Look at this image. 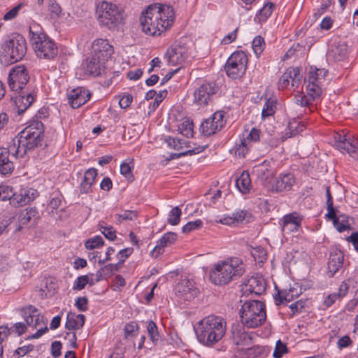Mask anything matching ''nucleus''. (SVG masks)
I'll list each match as a JSON object with an SVG mask.
<instances>
[{
    "label": "nucleus",
    "instance_id": "39448f33",
    "mask_svg": "<svg viewBox=\"0 0 358 358\" xmlns=\"http://www.w3.org/2000/svg\"><path fill=\"white\" fill-rule=\"evenodd\" d=\"M29 38L37 57L45 59H54L58 54L56 43L43 31L37 23L29 26Z\"/></svg>",
    "mask_w": 358,
    "mask_h": 358
},
{
    "label": "nucleus",
    "instance_id": "9d476101",
    "mask_svg": "<svg viewBox=\"0 0 358 358\" xmlns=\"http://www.w3.org/2000/svg\"><path fill=\"white\" fill-rule=\"evenodd\" d=\"M28 70L24 66L19 65L10 70L8 85L15 92H21L29 80Z\"/></svg>",
    "mask_w": 358,
    "mask_h": 358
},
{
    "label": "nucleus",
    "instance_id": "2f4dec72",
    "mask_svg": "<svg viewBox=\"0 0 358 358\" xmlns=\"http://www.w3.org/2000/svg\"><path fill=\"white\" fill-rule=\"evenodd\" d=\"M96 176L97 171L94 168L89 169L85 171L80 186L81 193L87 194L91 191L92 185L94 182Z\"/></svg>",
    "mask_w": 358,
    "mask_h": 358
},
{
    "label": "nucleus",
    "instance_id": "cd10ccee",
    "mask_svg": "<svg viewBox=\"0 0 358 358\" xmlns=\"http://www.w3.org/2000/svg\"><path fill=\"white\" fill-rule=\"evenodd\" d=\"M47 322L48 320L38 311L35 314L34 322L28 325L37 329V331L31 336L33 338H39L48 331Z\"/></svg>",
    "mask_w": 358,
    "mask_h": 358
},
{
    "label": "nucleus",
    "instance_id": "f8f14e48",
    "mask_svg": "<svg viewBox=\"0 0 358 358\" xmlns=\"http://www.w3.org/2000/svg\"><path fill=\"white\" fill-rule=\"evenodd\" d=\"M189 48L180 43H176L169 48L166 53L168 63L172 66L180 65L189 57Z\"/></svg>",
    "mask_w": 358,
    "mask_h": 358
},
{
    "label": "nucleus",
    "instance_id": "0e129e2a",
    "mask_svg": "<svg viewBox=\"0 0 358 358\" xmlns=\"http://www.w3.org/2000/svg\"><path fill=\"white\" fill-rule=\"evenodd\" d=\"M75 306L80 311H85L88 308V299L86 296L78 297L75 301Z\"/></svg>",
    "mask_w": 358,
    "mask_h": 358
},
{
    "label": "nucleus",
    "instance_id": "c85d7f7f",
    "mask_svg": "<svg viewBox=\"0 0 358 358\" xmlns=\"http://www.w3.org/2000/svg\"><path fill=\"white\" fill-rule=\"evenodd\" d=\"M252 173L262 182L269 180V182H272V171L270 168L269 163L264 161L262 163L253 166Z\"/></svg>",
    "mask_w": 358,
    "mask_h": 358
},
{
    "label": "nucleus",
    "instance_id": "b1692460",
    "mask_svg": "<svg viewBox=\"0 0 358 358\" xmlns=\"http://www.w3.org/2000/svg\"><path fill=\"white\" fill-rule=\"evenodd\" d=\"M105 61L99 59L97 57L92 55L90 58L86 59L84 64V70L86 74L94 76H99L105 69Z\"/></svg>",
    "mask_w": 358,
    "mask_h": 358
},
{
    "label": "nucleus",
    "instance_id": "1a4fd4ad",
    "mask_svg": "<svg viewBox=\"0 0 358 358\" xmlns=\"http://www.w3.org/2000/svg\"><path fill=\"white\" fill-rule=\"evenodd\" d=\"M248 60V56L244 52H234L228 58L224 66L227 75L232 79L241 78L245 73Z\"/></svg>",
    "mask_w": 358,
    "mask_h": 358
},
{
    "label": "nucleus",
    "instance_id": "6e6552de",
    "mask_svg": "<svg viewBox=\"0 0 358 358\" xmlns=\"http://www.w3.org/2000/svg\"><path fill=\"white\" fill-rule=\"evenodd\" d=\"M99 23L110 30L115 29L124 19V11L117 4L101 1L96 6Z\"/></svg>",
    "mask_w": 358,
    "mask_h": 358
},
{
    "label": "nucleus",
    "instance_id": "6ab92c4d",
    "mask_svg": "<svg viewBox=\"0 0 358 358\" xmlns=\"http://www.w3.org/2000/svg\"><path fill=\"white\" fill-rule=\"evenodd\" d=\"M113 52L114 50L113 45H111L106 39H96L92 43V55L97 57L102 61H108Z\"/></svg>",
    "mask_w": 358,
    "mask_h": 358
},
{
    "label": "nucleus",
    "instance_id": "5701e85b",
    "mask_svg": "<svg viewBox=\"0 0 358 358\" xmlns=\"http://www.w3.org/2000/svg\"><path fill=\"white\" fill-rule=\"evenodd\" d=\"M253 217L252 215L247 210H238L234 212L231 216H226L217 222L222 223L226 225L238 224H247L252 222Z\"/></svg>",
    "mask_w": 358,
    "mask_h": 358
},
{
    "label": "nucleus",
    "instance_id": "58836bf2",
    "mask_svg": "<svg viewBox=\"0 0 358 358\" xmlns=\"http://www.w3.org/2000/svg\"><path fill=\"white\" fill-rule=\"evenodd\" d=\"M286 71H292L290 78L291 87L293 89L299 87L303 78L300 69L298 67H290Z\"/></svg>",
    "mask_w": 358,
    "mask_h": 358
},
{
    "label": "nucleus",
    "instance_id": "774afa93",
    "mask_svg": "<svg viewBox=\"0 0 358 358\" xmlns=\"http://www.w3.org/2000/svg\"><path fill=\"white\" fill-rule=\"evenodd\" d=\"M306 301L299 300L289 306L292 312V315L298 314L301 312L302 309L305 307Z\"/></svg>",
    "mask_w": 358,
    "mask_h": 358
},
{
    "label": "nucleus",
    "instance_id": "c03bdc74",
    "mask_svg": "<svg viewBox=\"0 0 358 358\" xmlns=\"http://www.w3.org/2000/svg\"><path fill=\"white\" fill-rule=\"evenodd\" d=\"M250 145L248 144V140L241 139L240 143L234 147L235 155L243 158L249 150Z\"/></svg>",
    "mask_w": 358,
    "mask_h": 358
},
{
    "label": "nucleus",
    "instance_id": "412c9836",
    "mask_svg": "<svg viewBox=\"0 0 358 358\" xmlns=\"http://www.w3.org/2000/svg\"><path fill=\"white\" fill-rule=\"evenodd\" d=\"M90 96L91 94L87 89L79 87L69 92V103L73 108H78L85 104Z\"/></svg>",
    "mask_w": 358,
    "mask_h": 358
},
{
    "label": "nucleus",
    "instance_id": "37998d69",
    "mask_svg": "<svg viewBox=\"0 0 358 358\" xmlns=\"http://www.w3.org/2000/svg\"><path fill=\"white\" fill-rule=\"evenodd\" d=\"M48 10L51 18H58L62 14V9L56 0H48Z\"/></svg>",
    "mask_w": 358,
    "mask_h": 358
},
{
    "label": "nucleus",
    "instance_id": "f03ea898",
    "mask_svg": "<svg viewBox=\"0 0 358 358\" xmlns=\"http://www.w3.org/2000/svg\"><path fill=\"white\" fill-rule=\"evenodd\" d=\"M328 71L325 69H317L310 67L308 72L306 85V94L299 93L295 95L296 104L305 108L306 113H311L315 109L313 105L314 101H319L322 93V83L325 80V76Z\"/></svg>",
    "mask_w": 358,
    "mask_h": 358
},
{
    "label": "nucleus",
    "instance_id": "3c124183",
    "mask_svg": "<svg viewBox=\"0 0 358 358\" xmlns=\"http://www.w3.org/2000/svg\"><path fill=\"white\" fill-rule=\"evenodd\" d=\"M132 252H133V248H124V249L120 250L116 255L118 262L117 263H115L114 264H111V265L112 266L115 265L116 267L120 266L121 264L123 262H124L125 259L128 257H129Z\"/></svg>",
    "mask_w": 358,
    "mask_h": 358
},
{
    "label": "nucleus",
    "instance_id": "680f3d73",
    "mask_svg": "<svg viewBox=\"0 0 358 358\" xmlns=\"http://www.w3.org/2000/svg\"><path fill=\"white\" fill-rule=\"evenodd\" d=\"M287 346L280 340L277 341L273 356L275 358H281L283 354L287 352Z\"/></svg>",
    "mask_w": 358,
    "mask_h": 358
},
{
    "label": "nucleus",
    "instance_id": "72a5a7b5",
    "mask_svg": "<svg viewBox=\"0 0 358 358\" xmlns=\"http://www.w3.org/2000/svg\"><path fill=\"white\" fill-rule=\"evenodd\" d=\"M231 334L234 343L236 345H242L245 343L250 341V338L248 335L243 330L241 329L238 326L232 327Z\"/></svg>",
    "mask_w": 358,
    "mask_h": 358
},
{
    "label": "nucleus",
    "instance_id": "09e8293b",
    "mask_svg": "<svg viewBox=\"0 0 358 358\" xmlns=\"http://www.w3.org/2000/svg\"><path fill=\"white\" fill-rule=\"evenodd\" d=\"M334 225L339 232H343L350 228L347 217L344 215L338 216V218L334 220Z\"/></svg>",
    "mask_w": 358,
    "mask_h": 358
},
{
    "label": "nucleus",
    "instance_id": "7c9ffc66",
    "mask_svg": "<svg viewBox=\"0 0 358 358\" xmlns=\"http://www.w3.org/2000/svg\"><path fill=\"white\" fill-rule=\"evenodd\" d=\"M301 224V220L297 213H293L286 215L282 220V231L287 232L296 231L299 229Z\"/></svg>",
    "mask_w": 358,
    "mask_h": 358
},
{
    "label": "nucleus",
    "instance_id": "de8ad7c7",
    "mask_svg": "<svg viewBox=\"0 0 358 358\" xmlns=\"http://www.w3.org/2000/svg\"><path fill=\"white\" fill-rule=\"evenodd\" d=\"M181 210L178 207H174L169 214L167 222L171 225H177L180 222L181 216Z\"/></svg>",
    "mask_w": 358,
    "mask_h": 358
},
{
    "label": "nucleus",
    "instance_id": "ea45409f",
    "mask_svg": "<svg viewBox=\"0 0 358 358\" xmlns=\"http://www.w3.org/2000/svg\"><path fill=\"white\" fill-rule=\"evenodd\" d=\"M274 6V4L271 2L266 3L256 15V18L258 19L259 22L266 21L272 14Z\"/></svg>",
    "mask_w": 358,
    "mask_h": 358
},
{
    "label": "nucleus",
    "instance_id": "9b49d317",
    "mask_svg": "<svg viewBox=\"0 0 358 358\" xmlns=\"http://www.w3.org/2000/svg\"><path fill=\"white\" fill-rule=\"evenodd\" d=\"M219 90L214 83H206L196 88L193 94L194 103L199 106H205L211 101L212 96Z\"/></svg>",
    "mask_w": 358,
    "mask_h": 358
},
{
    "label": "nucleus",
    "instance_id": "69168bd1",
    "mask_svg": "<svg viewBox=\"0 0 358 358\" xmlns=\"http://www.w3.org/2000/svg\"><path fill=\"white\" fill-rule=\"evenodd\" d=\"M101 233L108 240L113 241L116 238L115 230L112 227H101Z\"/></svg>",
    "mask_w": 358,
    "mask_h": 358
},
{
    "label": "nucleus",
    "instance_id": "603ef678",
    "mask_svg": "<svg viewBox=\"0 0 358 358\" xmlns=\"http://www.w3.org/2000/svg\"><path fill=\"white\" fill-rule=\"evenodd\" d=\"M203 226V222L200 219L187 222L183 226L182 231L185 234H188L192 231L200 229Z\"/></svg>",
    "mask_w": 358,
    "mask_h": 358
},
{
    "label": "nucleus",
    "instance_id": "c9c22d12",
    "mask_svg": "<svg viewBox=\"0 0 358 358\" xmlns=\"http://www.w3.org/2000/svg\"><path fill=\"white\" fill-rule=\"evenodd\" d=\"M242 264V260L238 257H228L225 259L218 261L213 268H222L229 266L230 268H236Z\"/></svg>",
    "mask_w": 358,
    "mask_h": 358
},
{
    "label": "nucleus",
    "instance_id": "a18cd8bd",
    "mask_svg": "<svg viewBox=\"0 0 358 358\" xmlns=\"http://www.w3.org/2000/svg\"><path fill=\"white\" fill-rule=\"evenodd\" d=\"M25 213H22L20 215V222L22 224L29 223L32 218L38 217V211L36 208H27Z\"/></svg>",
    "mask_w": 358,
    "mask_h": 358
},
{
    "label": "nucleus",
    "instance_id": "2eb2a0df",
    "mask_svg": "<svg viewBox=\"0 0 358 358\" xmlns=\"http://www.w3.org/2000/svg\"><path fill=\"white\" fill-rule=\"evenodd\" d=\"M243 274V270H210V281L217 285L228 284Z\"/></svg>",
    "mask_w": 358,
    "mask_h": 358
},
{
    "label": "nucleus",
    "instance_id": "49530a36",
    "mask_svg": "<svg viewBox=\"0 0 358 358\" xmlns=\"http://www.w3.org/2000/svg\"><path fill=\"white\" fill-rule=\"evenodd\" d=\"M180 133L189 138L193 136V124L189 120H185L178 126Z\"/></svg>",
    "mask_w": 358,
    "mask_h": 358
},
{
    "label": "nucleus",
    "instance_id": "a878e982",
    "mask_svg": "<svg viewBox=\"0 0 358 358\" xmlns=\"http://www.w3.org/2000/svg\"><path fill=\"white\" fill-rule=\"evenodd\" d=\"M177 238V234L173 232H167L157 241L156 246L151 252L152 257H157L164 252V248L173 244Z\"/></svg>",
    "mask_w": 358,
    "mask_h": 358
},
{
    "label": "nucleus",
    "instance_id": "dca6fc26",
    "mask_svg": "<svg viewBox=\"0 0 358 358\" xmlns=\"http://www.w3.org/2000/svg\"><path fill=\"white\" fill-rule=\"evenodd\" d=\"M11 141L8 148H0V173L9 175L14 170V164L12 158L22 157L20 155L11 151Z\"/></svg>",
    "mask_w": 358,
    "mask_h": 358
},
{
    "label": "nucleus",
    "instance_id": "5fc2aeb1",
    "mask_svg": "<svg viewBox=\"0 0 358 358\" xmlns=\"http://www.w3.org/2000/svg\"><path fill=\"white\" fill-rule=\"evenodd\" d=\"M103 245V240L102 237L99 236H96L94 238L88 239L85 242V247L87 249L89 250H93L97 248H99L100 246H102Z\"/></svg>",
    "mask_w": 358,
    "mask_h": 358
},
{
    "label": "nucleus",
    "instance_id": "338daca9",
    "mask_svg": "<svg viewBox=\"0 0 358 358\" xmlns=\"http://www.w3.org/2000/svg\"><path fill=\"white\" fill-rule=\"evenodd\" d=\"M12 187L8 185H0V200H9L11 196Z\"/></svg>",
    "mask_w": 358,
    "mask_h": 358
},
{
    "label": "nucleus",
    "instance_id": "13d9d810",
    "mask_svg": "<svg viewBox=\"0 0 358 358\" xmlns=\"http://www.w3.org/2000/svg\"><path fill=\"white\" fill-rule=\"evenodd\" d=\"M292 71H285L280 78L278 80V88L280 90H283L287 88L289 86L290 78L292 75Z\"/></svg>",
    "mask_w": 358,
    "mask_h": 358
},
{
    "label": "nucleus",
    "instance_id": "8fccbe9b",
    "mask_svg": "<svg viewBox=\"0 0 358 358\" xmlns=\"http://www.w3.org/2000/svg\"><path fill=\"white\" fill-rule=\"evenodd\" d=\"M146 329L150 340L153 342L159 340L157 327L153 321L150 320L147 322Z\"/></svg>",
    "mask_w": 358,
    "mask_h": 358
},
{
    "label": "nucleus",
    "instance_id": "864d4df0",
    "mask_svg": "<svg viewBox=\"0 0 358 358\" xmlns=\"http://www.w3.org/2000/svg\"><path fill=\"white\" fill-rule=\"evenodd\" d=\"M138 327L135 322H131L127 324L124 328L125 338L134 337L138 332Z\"/></svg>",
    "mask_w": 358,
    "mask_h": 358
},
{
    "label": "nucleus",
    "instance_id": "a211bd4d",
    "mask_svg": "<svg viewBox=\"0 0 358 358\" xmlns=\"http://www.w3.org/2000/svg\"><path fill=\"white\" fill-rule=\"evenodd\" d=\"M177 296L185 301H191L199 294V290L194 287L192 280L188 279L181 280L175 287Z\"/></svg>",
    "mask_w": 358,
    "mask_h": 358
},
{
    "label": "nucleus",
    "instance_id": "6e6d98bb",
    "mask_svg": "<svg viewBox=\"0 0 358 358\" xmlns=\"http://www.w3.org/2000/svg\"><path fill=\"white\" fill-rule=\"evenodd\" d=\"M303 125L300 124V123L298 121L294 120L292 122H289L288 124L289 130L290 131L289 135H288V133H286V135L287 136V138L292 137L293 136H295L298 133L302 131L303 130Z\"/></svg>",
    "mask_w": 358,
    "mask_h": 358
},
{
    "label": "nucleus",
    "instance_id": "052dcab7",
    "mask_svg": "<svg viewBox=\"0 0 358 358\" xmlns=\"http://www.w3.org/2000/svg\"><path fill=\"white\" fill-rule=\"evenodd\" d=\"M90 282V278L87 275L78 277L74 282L73 289L81 290Z\"/></svg>",
    "mask_w": 358,
    "mask_h": 358
},
{
    "label": "nucleus",
    "instance_id": "7ed1b4c3",
    "mask_svg": "<svg viewBox=\"0 0 358 358\" xmlns=\"http://www.w3.org/2000/svg\"><path fill=\"white\" fill-rule=\"evenodd\" d=\"M226 321L220 316L210 315L198 322L194 328L198 341L207 346H213L225 335Z\"/></svg>",
    "mask_w": 358,
    "mask_h": 358
},
{
    "label": "nucleus",
    "instance_id": "20e7f679",
    "mask_svg": "<svg viewBox=\"0 0 358 358\" xmlns=\"http://www.w3.org/2000/svg\"><path fill=\"white\" fill-rule=\"evenodd\" d=\"M43 137V124L36 121L11 140V151L24 157L28 150L41 145Z\"/></svg>",
    "mask_w": 358,
    "mask_h": 358
},
{
    "label": "nucleus",
    "instance_id": "423d86ee",
    "mask_svg": "<svg viewBox=\"0 0 358 358\" xmlns=\"http://www.w3.org/2000/svg\"><path fill=\"white\" fill-rule=\"evenodd\" d=\"M239 313L241 323L248 328H257L263 324L266 319L265 305L257 300L245 301Z\"/></svg>",
    "mask_w": 358,
    "mask_h": 358
},
{
    "label": "nucleus",
    "instance_id": "4be33fe9",
    "mask_svg": "<svg viewBox=\"0 0 358 358\" xmlns=\"http://www.w3.org/2000/svg\"><path fill=\"white\" fill-rule=\"evenodd\" d=\"M271 180L272 185L266 186V187L273 192L289 190L295 182L294 177L291 173L281 175L275 179L271 178Z\"/></svg>",
    "mask_w": 358,
    "mask_h": 358
},
{
    "label": "nucleus",
    "instance_id": "393cba45",
    "mask_svg": "<svg viewBox=\"0 0 358 358\" xmlns=\"http://www.w3.org/2000/svg\"><path fill=\"white\" fill-rule=\"evenodd\" d=\"M348 53V45L344 42H334L331 45L327 57L335 61H341L346 58Z\"/></svg>",
    "mask_w": 358,
    "mask_h": 358
},
{
    "label": "nucleus",
    "instance_id": "bf43d9fd",
    "mask_svg": "<svg viewBox=\"0 0 358 358\" xmlns=\"http://www.w3.org/2000/svg\"><path fill=\"white\" fill-rule=\"evenodd\" d=\"M115 217L119 222L123 220H133L137 217V213L134 210H125L122 214L116 215Z\"/></svg>",
    "mask_w": 358,
    "mask_h": 358
},
{
    "label": "nucleus",
    "instance_id": "f257e3e1",
    "mask_svg": "<svg viewBox=\"0 0 358 358\" xmlns=\"http://www.w3.org/2000/svg\"><path fill=\"white\" fill-rule=\"evenodd\" d=\"M173 18V10L171 6L150 5L142 13L140 26L145 34L159 36L171 26Z\"/></svg>",
    "mask_w": 358,
    "mask_h": 358
},
{
    "label": "nucleus",
    "instance_id": "473e14b6",
    "mask_svg": "<svg viewBox=\"0 0 358 358\" xmlns=\"http://www.w3.org/2000/svg\"><path fill=\"white\" fill-rule=\"evenodd\" d=\"M236 186L243 194H247L249 192L251 188V180L248 171H243L236 179Z\"/></svg>",
    "mask_w": 358,
    "mask_h": 358
},
{
    "label": "nucleus",
    "instance_id": "e2e57ef3",
    "mask_svg": "<svg viewBox=\"0 0 358 358\" xmlns=\"http://www.w3.org/2000/svg\"><path fill=\"white\" fill-rule=\"evenodd\" d=\"M120 173L123 175L127 180L132 181L134 179V176L131 172V168L128 163L123 162L120 165Z\"/></svg>",
    "mask_w": 358,
    "mask_h": 358
},
{
    "label": "nucleus",
    "instance_id": "e433bc0d",
    "mask_svg": "<svg viewBox=\"0 0 358 358\" xmlns=\"http://www.w3.org/2000/svg\"><path fill=\"white\" fill-rule=\"evenodd\" d=\"M297 295L298 294L296 293V289H290L289 291L278 292L274 296V299L276 305H278L284 301H291L294 299V297Z\"/></svg>",
    "mask_w": 358,
    "mask_h": 358
},
{
    "label": "nucleus",
    "instance_id": "4468645a",
    "mask_svg": "<svg viewBox=\"0 0 358 358\" xmlns=\"http://www.w3.org/2000/svg\"><path fill=\"white\" fill-rule=\"evenodd\" d=\"M38 196L36 189L29 187L21 188L17 192H11L10 203L15 207L24 206Z\"/></svg>",
    "mask_w": 358,
    "mask_h": 358
},
{
    "label": "nucleus",
    "instance_id": "bb28decb",
    "mask_svg": "<svg viewBox=\"0 0 358 358\" xmlns=\"http://www.w3.org/2000/svg\"><path fill=\"white\" fill-rule=\"evenodd\" d=\"M34 91L22 92V94L15 97V103L17 108L18 114L24 112L34 102Z\"/></svg>",
    "mask_w": 358,
    "mask_h": 358
},
{
    "label": "nucleus",
    "instance_id": "4d7b16f0",
    "mask_svg": "<svg viewBox=\"0 0 358 358\" xmlns=\"http://www.w3.org/2000/svg\"><path fill=\"white\" fill-rule=\"evenodd\" d=\"M265 352V348L262 346H253L247 349L248 358H256L262 355Z\"/></svg>",
    "mask_w": 358,
    "mask_h": 358
},
{
    "label": "nucleus",
    "instance_id": "ddd939ff",
    "mask_svg": "<svg viewBox=\"0 0 358 358\" xmlns=\"http://www.w3.org/2000/svg\"><path fill=\"white\" fill-rule=\"evenodd\" d=\"M224 117V113L223 111L214 113L210 117L205 120L201 123L200 127L201 132L204 136H208L221 130L226 123Z\"/></svg>",
    "mask_w": 358,
    "mask_h": 358
},
{
    "label": "nucleus",
    "instance_id": "f3484780",
    "mask_svg": "<svg viewBox=\"0 0 358 358\" xmlns=\"http://www.w3.org/2000/svg\"><path fill=\"white\" fill-rule=\"evenodd\" d=\"M336 147L341 151L348 152L352 157L358 159L357 141L351 140L350 136L336 133L334 134Z\"/></svg>",
    "mask_w": 358,
    "mask_h": 358
},
{
    "label": "nucleus",
    "instance_id": "4c0bfd02",
    "mask_svg": "<svg viewBox=\"0 0 358 358\" xmlns=\"http://www.w3.org/2000/svg\"><path fill=\"white\" fill-rule=\"evenodd\" d=\"M37 312L38 309L32 305L23 307L20 310V313L27 325L34 322V315Z\"/></svg>",
    "mask_w": 358,
    "mask_h": 358
},
{
    "label": "nucleus",
    "instance_id": "f704fd0d",
    "mask_svg": "<svg viewBox=\"0 0 358 358\" xmlns=\"http://www.w3.org/2000/svg\"><path fill=\"white\" fill-rule=\"evenodd\" d=\"M343 259L344 257L341 251L331 252L328 262L329 268H340L343 266Z\"/></svg>",
    "mask_w": 358,
    "mask_h": 358
},
{
    "label": "nucleus",
    "instance_id": "aec40b11",
    "mask_svg": "<svg viewBox=\"0 0 358 358\" xmlns=\"http://www.w3.org/2000/svg\"><path fill=\"white\" fill-rule=\"evenodd\" d=\"M266 283L264 277L258 273L252 275L244 284V292L261 295L266 291Z\"/></svg>",
    "mask_w": 358,
    "mask_h": 358
},
{
    "label": "nucleus",
    "instance_id": "a19ab883",
    "mask_svg": "<svg viewBox=\"0 0 358 358\" xmlns=\"http://www.w3.org/2000/svg\"><path fill=\"white\" fill-rule=\"evenodd\" d=\"M275 101L273 99H267L265 101L262 111V117L263 119L271 116L275 113Z\"/></svg>",
    "mask_w": 358,
    "mask_h": 358
},
{
    "label": "nucleus",
    "instance_id": "79ce46f5",
    "mask_svg": "<svg viewBox=\"0 0 358 358\" xmlns=\"http://www.w3.org/2000/svg\"><path fill=\"white\" fill-rule=\"evenodd\" d=\"M265 47L266 43L264 38L260 36H255L252 43V48L257 57H259L262 53Z\"/></svg>",
    "mask_w": 358,
    "mask_h": 358
},
{
    "label": "nucleus",
    "instance_id": "c756f323",
    "mask_svg": "<svg viewBox=\"0 0 358 358\" xmlns=\"http://www.w3.org/2000/svg\"><path fill=\"white\" fill-rule=\"evenodd\" d=\"M85 320L84 315L69 312L66 316L65 327L69 330L79 329L83 327Z\"/></svg>",
    "mask_w": 358,
    "mask_h": 358
},
{
    "label": "nucleus",
    "instance_id": "0eeeda50",
    "mask_svg": "<svg viewBox=\"0 0 358 358\" xmlns=\"http://www.w3.org/2000/svg\"><path fill=\"white\" fill-rule=\"evenodd\" d=\"M27 52L25 38L20 34H13L1 46L0 61L4 65H10L21 60Z\"/></svg>",
    "mask_w": 358,
    "mask_h": 358
}]
</instances>
